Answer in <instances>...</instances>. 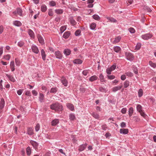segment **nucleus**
<instances>
[{
    "label": "nucleus",
    "mask_w": 156,
    "mask_h": 156,
    "mask_svg": "<svg viewBox=\"0 0 156 156\" xmlns=\"http://www.w3.org/2000/svg\"><path fill=\"white\" fill-rule=\"evenodd\" d=\"M138 94L139 97H141L142 96L143 94V91L142 89H140L139 90Z\"/></svg>",
    "instance_id": "4c0bfd02"
},
{
    "label": "nucleus",
    "mask_w": 156,
    "mask_h": 156,
    "mask_svg": "<svg viewBox=\"0 0 156 156\" xmlns=\"http://www.w3.org/2000/svg\"><path fill=\"white\" fill-rule=\"evenodd\" d=\"M30 143L34 149L36 150H37V147L38 146V144L36 142L32 140L30 141Z\"/></svg>",
    "instance_id": "423d86ee"
},
{
    "label": "nucleus",
    "mask_w": 156,
    "mask_h": 156,
    "mask_svg": "<svg viewBox=\"0 0 156 156\" xmlns=\"http://www.w3.org/2000/svg\"><path fill=\"white\" fill-rule=\"evenodd\" d=\"M122 87V84H121V85L120 86L115 87L112 89V91L114 92H115L116 91L120 90Z\"/></svg>",
    "instance_id": "6e6552de"
},
{
    "label": "nucleus",
    "mask_w": 156,
    "mask_h": 156,
    "mask_svg": "<svg viewBox=\"0 0 156 156\" xmlns=\"http://www.w3.org/2000/svg\"><path fill=\"white\" fill-rule=\"evenodd\" d=\"M107 77L108 79L110 80L113 79L115 78V76L114 75H108Z\"/></svg>",
    "instance_id": "bf43d9fd"
},
{
    "label": "nucleus",
    "mask_w": 156,
    "mask_h": 156,
    "mask_svg": "<svg viewBox=\"0 0 156 156\" xmlns=\"http://www.w3.org/2000/svg\"><path fill=\"white\" fill-rule=\"evenodd\" d=\"M27 153V155H30L31 153V150L29 147H28L26 149Z\"/></svg>",
    "instance_id": "a19ab883"
},
{
    "label": "nucleus",
    "mask_w": 156,
    "mask_h": 156,
    "mask_svg": "<svg viewBox=\"0 0 156 156\" xmlns=\"http://www.w3.org/2000/svg\"><path fill=\"white\" fill-rule=\"evenodd\" d=\"M116 67V66L115 65H113L110 68V69L112 70V71H113L115 69Z\"/></svg>",
    "instance_id": "69168bd1"
},
{
    "label": "nucleus",
    "mask_w": 156,
    "mask_h": 156,
    "mask_svg": "<svg viewBox=\"0 0 156 156\" xmlns=\"http://www.w3.org/2000/svg\"><path fill=\"white\" fill-rule=\"evenodd\" d=\"M55 12L58 14H61L63 12V11L61 9H56L55 10Z\"/></svg>",
    "instance_id": "f704fd0d"
},
{
    "label": "nucleus",
    "mask_w": 156,
    "mask_h": 156,
    "mask_svg": "<svg viewBox=\"0 0 156 156\" xmlns=\"http://www.w3.org/2000/svg\"><path fill=\"white\" fill-rule=\"evenodd\" d=\"M13 24L17 26H20L22 25L21 23L19 21L16 20L13 22Z\"/></svg>",
    "instance_id": "4be33fe9"
},
{
    "label": "nucleus",
    "mask_w": 156,
    "mask_h": 156,
    "mask_svg": "<svg viewBox=\"0 0 156 156\" xmlns=\"http://www.w3.org/2000/svg\"><path fill=\"white\" fill-rule=\"evenodd\" d=\"M139 113H140V115L142 116H143V117H144V118H145L146 116V115L145 114V113H144V112L143 111H141V112H140Z\"/></svg>",
    "instance_id": "680f3d73"
},
{
    "label": "nucleus",
    "mask_w": 156,
    "mask_h": 156,
    "mask_svg": "<svg viewBox=\"0 0 156 156\" xmlns=\"http://www.w3.org/2000/svg\"><path fill=\"white\" fill-rule=\"evenodd\" d=\"M69 119L71 120H74L76 119V117L73 114L71 113L69 115Z\"/></svg>",
    "instance_id": "b1692460"
},
{
    "label": "nucleus",
    "mask_w": 156,
    "mask_h": 156,
    "mask_svg": "<svg viewBox=\"0 0 156 156\" xmlns=\"http://www.w3.org/2000/svg\"><path fill=\"white\" fill-rule=\"evenodd\" d=\"M70 23L72 25L74 26L76 25V22L72 17H70L69 19Z\"/></svg>",
    "instance_id": "aec40b11"
},
{
    "label": "nucleus",
    "mask_w": 156,
    "mask_h": 156,
    "mask_svg": "<svg viewBox=\"0 0 156 156\" xmlns=\"http://www.w3.org/2000/svg\"><path fill=\"white\" fill-rule=\"evenodd\" d=\"M92 115L96 119H98L99 118V115L97 113H93L92 114Z\"/></svg>",
    "instance_id": "de8ad7c7"
},
{
    "label": "nucleus",
    "mask_w": 156,
    "mask_h": 156,
    "mask_svg": "<svg viewBox=\"0 0 156 156\" xmlns=\"http://www.w3.org/2000/svg\"><path fill=\"white\" fill-rule=\"evenodd\" d=\"M4 57L6 60H9L10 58V56L9 55H5Z\"/></svg>",
    "instance_id": "09e8293b"
},
{
    "label": "nucleus",
    "mask_w": 156,
    "mask_h": 156,
    "mask_svg": "<svg viewBox=\"0 0 156 156\" xmlns=\"http://www.w3.org/2000/svg\"><path fill=\"white\" fill-rule=\"evenodd\" d=\"M125 74L126 76L129 77L132 76L133 75V73L130 72H126Z\"/></svg>",
    "instance_id": "8fccbe9b"
},
{
    "label": "nucleus",
    "mask_w": 156,
    "mask_h": 156,
    "mask_svg": "<svg viewBox=\"0 0 156 156\" xmlns=\"http://www.w3.org/2000/svg\"><path fill=\"white\" fill-rule=\"evenodd\" d=\"M96 24L94 23H91L90 25V28L91 29L94 30L96 27Z\"/></svg>",
    "instance_id": "a878e982"
},
{
    "label": "nucleus",
    "mask_w": 156,
    "mask_h": 156,
    "mask_svg": "<svg viewBox=\"0 0 156 156\" xmlns=\"http://www.w3.org/2000/svg\"><path fill=\"white\" fill-rule=\"evenodd\" d=\"M70 34V31H66L65 32L63 35V37L65 38H67L69 37Z\"/></svg>",
    "instance_id": "4468645a"
},
{
    "label": "nucleus",
    "mask_w": 156,
    "mask_h": 156,
    "mask_svg": "<svg viewBox=\"0 0 156 156\" xmlns=\"http://www.w3.org/2000/svg\"><path fill=\"white\" fill-rule=\"evenodd\" d=\"M63 53L66 55H69L71 53V51L70 50L68 49H65L64 50Z\"/></svg>",
    "instance_id": "6ab92c4d"
},
{
    "label": "nucleus",
    "mask_w": 156,
    "mask_h": 156,
    "mask_svg": "<svg viewBox=\"0 0 156 156\" xmlns=\"http://www.w3.org/2000/svg\"><path fill=\"white\" fill-rule=\"evenodd\" d=\"M5 104V101L3 98H1L0 101V114L3 112V109L4 108Z\"/></svg>",
    "instance_id": "f03ea898"
},
{
    "label": "nucleus",
    "mask_w": 156,
    "mask_h": 156,
    "mask_svg": "<svg viewBox=\"0 0 156 156\" xmlns=\"http://www.w3.org/2000/svg\"><path fill=\"white\" fill-rule=\"evenodd\" d=\"M149 64L151 67L154 68H155L156 67V63H153L151 61H149Z\"/></svg>",
    "instance_id": "72a5a7b5"
},
{
    "label": "nucleus",
    "mask_w": 156,
    "mask_h": 156,
    "mask_svg": "<svg viewBox=\"0 0 156 156\" xmlns=\"http://www.w3.org/2000/svg\"><path fill=\"white\" fill-rule=\"evenodd\" d=\"M107 18L109 20V21L112 22H116V20L113 18H111L107 17Z\"/></svg>",
    "instance_id": "c9c22d12"
},
{
    "label": "nucleus",
    "mask_w": 156,
    "mask_h": 156,
    "mask_svg": "<svg viewBox=\"0 0 156 156\" xmlns=\"http://www.w3.org/2000/svg\"><path fill=\"white\" fill-rule=\"evenodd\" d=\"M59 122V120L58 119H55L53 120L51 122V125L52 126H56Z\"/></svg>",
    "instance_id": "2eb2a0df"
},
{
    "label": "nucleus",
    "mask_w": 156,
    "mask_h": 156,
    "mask_svg": "<svg viewBox=\"0 0 156 156\" xmlns=\"http://www.w3.org/2000/svg\"><path fill=\"white\" fill-rule=\"evenodd\" d=\"M114 50L115 52L119 53L121 49L119 47L115 46L114 48Z\"/></svg>",
    "instance_id": "393cba45"
},
{
    "label": "nucleus",
    "mask_w": 156,
    "mask_h": 156,
    "mask_svg": "<svg viewBox=\"0 0 156 156\" xmlns=\"http://www.w3.org/2000/svg\"><path fill=\"white\" fill-rule=\"evenodd\" d=\"M99 78H100V79H101V82H103L104 81V77H103V75L101 74L100 75Z\"/></svg>",
    "instance_id": "0e129e2a"
},
{
    "label": "nucleus",
    "mask_w": 156,
    "mask_h": 156,
    "mask_svg": "<svg viewBox=\"0 0 156 156\" xmlns=\"http://www.w3.org/2000/svg\"><path fill=\"white\" fill-rule=\"evenodd\" d=\"M124 87L125 88H127L129 85V82L128 80H126L123 83Z\"/></svg>",
    "instance_id": "473e14b6"
},
{
    "label": "nucleus",
    "mask_w": 156,
    "mask_h": 156,
    "mask_svg": "<svg viewBox=\"0 0 156 156\" xmlns=\"http://www.w3.org/2000/svg\"><path fill=\"white\" fill-rule=\"evenodd\" d=\"M61 81L62 83L65 86H67L68 82L65 77H62L61 78Z\"/></svg>",
    "instance_id": "0eeeda50"
},
{
    "label": "nucleus",
    "mask_w": 156,
    "mask_h": 156,
    "mask_svg": "<svg viewBox=\"0 0 156 156\" xmlns=\"http://www.w3.org/2000/svg\"><path fill=\"white\" fill-rule=\"evenodd\" d=\"M49 4L51 6H54L56 5V4L54 1H51L49 2Z\"/></svg>",
    "instance_id": "79ce46f5"
},
{
    "label": "nucleus",
    "mask_w": 156,
    "mask_h": 156,
    "mask_svg": "<svg viewBox=\"0 0 156 156\" xmlns=\"http://www.w3.org/2000/svg\"><path fill=\"white\" fill-rule=\"evenodd\" d=\"M47 9V7L44 5H42L41 7V10L43 12H45Z\"/></svg>",
    "instance_id": "7c9ffc66"
},
{
    "label": "nucleus",
    "mask_w": 156,
    "mask_h": 156,
    "mask_svg": "<svg viewBox=\"0 0 156 156\" xmlns=\"http://www.w3.org/2000/svg\"><path fill=\"white\" fill-rule=\"evenodd\" d=\"M92 17L95 20H100V17L97 15H94Z\"/></svg>",
    "instance_id": "2f4dec72"
},
{
    "label": "nucleus",
    "mask_w": 156,
    "mask_h": 156,
    "mask_svg": "<svg viewBox=\"0 0 156 156\" xmlns=\"http://www.w3.org/2000/svg\"><path fill=\"white\" fill-rule=\"evenodd\" d=\"M6 75L11 81L12 82H14L15 81V79L12 76L9 75L7 74H6Z\"/></svg>",
    "instance_id": "bb28decb"
},
{
    "label": "nucleus",
    "mask_w": 156,
    "mask_h": 156,
    "mask_svg": "<svg viewBox=\"0 0 156 156\" xmlns=\"http://www.w3.org/2000/svg\"><path fill=\"white\" fill-rule=\"evenodd\" d=\"M10 68L12 72L14 71L15 70L14 62L13 61L11 62L10 65Z\"/></svg>",
    "instance_id": "ddd939ff"
},
{
    "label": "nucleus",
    "mask_w": 156,
    "mask_h": 156,
    "mask_svg": "<svg viewBox=\"0 0 156 156\" xmlns=\"http://www.w3.org/2000/svg\"><path fill=\"white\" fill-rule=\"evenodd\" d=\"M41 55L42 59L44 60H45L46 59V55L45 51L43 49H42L41 51Z\"/></svg>",
    "instance_id": "dca6fc26"
},
{
    "label": "nucleus",
    "mask_w": 156,
    "mask_h": 156,
    "mask_svg": "<svg viewBox=\"0 0 156 156\" xmlns=\"http://www.w3.org/2000/svg\"><path fill=\"white\" fill-rule=\"evenodd\" d=\"M31 49L33 52L36 54H38L39 52L38 47L35 45H33Z\"/></svg>",
    "instance_id": "39448f33"
},
{
    "label": "nucleus",
    "mask_w": 156,
    "mask_h": 156,
    "mask_svg": "<svg viewBox=\"0 0 156 156\" xmlns=\"http://www.w3.org/2000/svg\"><path fill=\"white\" fill-rule=\"evenodd\" d=\"M40 126L39 124H37L35 127V129L36 131H38L40 129Z\"/></svg>",
    "instance_id": "3c124183"
},
{
    "label": "nucleus",
    "mask_w": 156,
    "mask_h": 156,
    "mask_svg": "<svg viewBox=\"0 0 156 156\" xmlns=\"http://www.w3.org/2000/svg\"><path fill=\"white\" fill-rule=\"evenodd\" d=\"M142 106L140 105H138L136 107V109L137 111L139 112H141L142 110Z\"/></svg>",
    "instance_id": "e433bc0d"
},
{
    "label": "nucleus",
    "mask_w": 156,
    "mask_h": 156,
    "mask_svg": "<svg viewBox=\"0 0 156 156\" xmlns=\"http://www.w3.org/2000/svg\"><path fill=\"white\" fill-rule=\"evenodd\" d=\"M66 29V26H64L61 27L60 31L61 33L63 32Z\"/></svg>",
    "instance_id": "58836bf2"
},
{
    "label": "nucleus",
    "mask_w": 156,
    "mask_h": 156,
    "mask_svg": "<svg viewBox=\"0 0 156 156\" xmlns=\"http://www.w3.org/2000/svg\"><path fill=\"white\" fill-rule=\"evenodd\" d=\"M73 62L74 64H80L82 63L83 61L80 59H76L73 60Z\"/></svg>",
    "instance_id": "f3484780"
},
{
    "label": "nucleus",
    "mask_w": 156,
    "mask_h": 156,
    "mask_svg": "<svg viewBox=\"0 0 156 156\" xmlns=\"http://www.w3.org/2000/svg\"><path fill=\"white\" fill-rule=\"evenodd\" d=\"M112 71L111 70L110 68H108L106 69L107 73L108 75H110L111 74Z\"/></svg>",
    "instance_id": "052dcab7"
},
{
    "label": "nucleus",
    "mask_w": 156,
    "mask_h": 156,
    "mask_svg": "<svg viewBox=\"0 0 156 156\" xmlns=\"http://www.w3.org/2000/svg\"><path fill=\"white\" fill-rule=\"evenodd\" d=\"M66 106L71 111H73L74 109V106L71 104L69 103H67Z\"/></svg>",
    "instance_id": "1a4fd4ad"
},
{
    "label": "nucleus",
    "mask_w": 156,
    "mask_h": 156,
    "mask_svg": "<svg viewBox=\"0 0 156 156\" xmlns=\"http://www.w3.org/2000/svg\"><path fill=\"white\" fill-rule=\"evenodd\" d=\"M57 90V88L56 87L52 88L50 91L51 93H56Z\"/></svg>",
    "instance_id": "c756f323"
},
{
    "label": "nucleus",
    "mask_w": 156,
    "mask_h": 156,
    "mask_svg": "<svg viewBox=\"0 0 156 156\" xmlns=\"http://www.w3.org/2000/svg\"><path fill=\"white\" fill-rule=\"evenodd\" d=\"M24 45V43L22 42H19L18 43V45L20 47L23 46Z\"/></svg>",
    "instance_id": "774afa93"
},
{
    "label": "nucleus",
    "mask_w": 156,
    "mask_h": 156,
    "mask_svg": "<svg viewBox=\"0 0 156 156\" xmlns=\"http://www.w3.org/2000/svg\"><path fill=\"white\" fill-rule=\"evenodd\" d=\"M144 9L146 11L149 12H151V9L147 6L144 7Z\"/></svg>",
    "instance_id": "a18cd8bd"
},
{
    "label": "nucleus",
    "mask_w": 156,
    "mask_h": 156,
    "mask_svg": "<svg viewBox=\"0 0 156 156\" xmlns=\"http://www.w3.org/2000/svg\"><path fill=\"white\" fill-rule=\"evenodd\" d=\"M32 93L35 96H36L37 95L38 93L35 90H33L32 91Z\"/></svg>",
    "instance_id": "e2e57ef3"
},
{
    "label": "nucleus",
    "mask_w": 156,
    "mask_h": 156,
    "mask_svg": "<svg viewBox=\"0 0 156 156\" xmlns=\"http://www.w3.org/2000/svg\"><path fill=\"white\" fill-rule=\"evenodd\" d=\"M120 126L122 128L125 127L126 126L125 123L124 122H122Z\"/></svg>",
    "instance_id": "338daca9"
},
{
    "label": "nucleus",
    "mask_w": 156,
    "mask_h": 156,
    "mask_svg": "<svg viewBox=\"0 0 156 156\" xmlns=\"http://www.w3.org/2000/svg\"><path fill=\"white\" fill-rule=\"evenodd\" d=\"M23 91V90L19 89L17 91V94L19 95H21V94H22Z\"/></svg>",
    "instance_id": "4d7b16f0"
},
{
    "label": "nucleus",
    "mask_w": 156,
    "mask_h": 156,
    "mask_svg": "<svg viewBox=\"0 0 156 156\" xmlns=\"http://www.w3.org/2000/svg\"><path fill=\"white\" fill-rule=\"evenodd\" d=\"M48 14L50 16H52L53 15V12L52 9H50L49 10Z\"/></svg>",
    "instance_id": "5fc2aeb1"
},
{
    "label": "nucleus",
    "mask_w": 156,
    "mask_h": 156,
    "mask_svg": "<svg viewBox=\"0 0 156 156\" xmlns=\"http://www.w3.org/2000/svg\"><path fill=\"white\" fill-rule=\"evenodd\" d=\"M81 33V31L80 30H76L75 33V34L76 36H77L79 35Z\"/></svg>",
    "instance_id": "603ef678"
},
{
    "label": "nucleus",
    "mask_w": 156,
    "mask_h": 156,
    "mask_svg": "<svg viewBox=\"0 0 156 156\" xmlns=\"http://www.w3.org/2000/svg\"><path fill=\"white\" fill-rule=\"evenodd\" d=\"M141 47V44L140 43H138L136 44L135 49L136 50H139Z\"/></svg>",
    "instance_id": "c03bdc74"
},
{
    "label": "nucleus",
    "mask_w": 156,
    "mask_h": 156,
    "mask_svg": "<svg viewBox=\"0 0 156 156\" xmlns=\"http://www.w3.org/2000/svg\"><path fill=\"white\" fill-rule=\"evenodd\" d=\"M55 55L57 58L61 59L62 58V55L59 51H55Z\"/></svg>",
    "instance_id": "20e7f679"
},
{
    "label": "nucleus",
    "mask_w": 156,
    "mask_h": 156,
    "mask_svg": "<svg viewBox=\"0 0 156 156\" xmlns=\"http://www.w3.org/2000/svg\"><path fill=\"white\" fill-rule=\"evenodd\" d=\"M125 54L127 59L132 61L134 59V56L132 53L129 52H126Z\"/></svg>",
    "instance_id": "7ed1b4c3"
},
{
    "label": "nucleus",
    "mask_w": 156,
    "mask_h": 156,
    "mask_svg": "<svg viewBox=\"0 0 156 156\" xmlns=\"http://www.w3.org/2000/svg\"><path fill=\"white\" fill-rule=\"evenodd\" d=\"M129 30V32L131 33H134L135 32V30L133 28H130Z\"/></svg>",
    "instance_id": "6e6d98bb"
},
{
    "label": "nucleus",
    "mask_w": 156,
    "mask_h": 156,
    "mask_svg": "<svg viewBox=\"0 0 156 156\" xmlns=\"http://www.w3.org/2000/svg\"><path fill=\"white\" fill-rule=\"evenodd\" d=\"M133 70L134 73L136 74H137L138 73V70L137 68L136 67H133Z\"/></svg>",
    "instance_id": "49530a36"
},
{
    "label": "nucleus",
    "mask_w": 156,
    "mask_h": 156,
    "mask_svg": "<svg viewBox=\"0 0 156 156\" xmlns=\"http://www.w3.org/2000/svg\"><path fill=\"white\" fill-rule=\"evenodd\" d=\"M17 13L20 16H22L23 11L20 8H17L16 9Z\"/></svg>",
    "instance_id": "c85d7f7f"
},
{
    "label": "nucleus",
    "mask_w": 156,
    "mask_h": 156,
    "mask_svg": "<svg viewBox=\"0 0 156 156\" xmlns=\"http://www.w3.org/2000/svg\"><path fill=\"white\" fill-rule=\"evenodd\" d=\"M128 133V129H120V133L124 134H126Z\"/></svg>",
    "instance_id": "9b49d317"
},
{
    "label": "nucleus",
    "mask_w": 156,
    "mask_h": 156,
    "mask_svg": "<svg viewBox=\"0 0 156 156\" xmlns=\"http://www.w3.org/2000/svg\"><path fill=\"white\" fill-rule=\"evenodd\" d=\"M133 109L132 107H130L129 109V116H131L133 113Z\"/></svg>",
    "instance_id": "cd10ccee"
},
{
    "label": "nucleus",
    "mask_w": 156,
    "mask_h": 156,
    "mask_svg": "<svg viewBox=\"0 0 156 156\" xmlns=\"http://www.w3.org/2000/svg\"><path fill=\"white\" fill-rule=\"evenodd\" d=\"M15 61L16 65L17 66H19L20 64V62L19 60L17 58H16L15 59Z\"/></svg>",
    "instance_id": "864d4df0"
},
{
    "label": "nucleus",
    "mask_w": 156,
    "mask_h": 156,
    "mask_svg": "<svg viewBox=\"0 0 156 156\" xmlns=\"http://www.w3.org/2000/svg\"><path fill=\"white\" fill-rule=\"evenodd\" d=\"M89 70H85L83 71L82 73L84 75L86 76L89 73Z\"/></svg>",
    "instance_id": "37998d69"
},
{
    "label": "nucleus",
    "mask_w": 156,
    "mask_h": 156,
    "mask_svg": "<svg viewBox=\"0 0 156 156\" xmlns=\"http://www.w3.org/2000/svg\"><path fill=\"white\" fill-rule=\"evenodd\" d=\"M152 35L151 34H146L142 36V38L143 39H149L152 37Z\"/></svg>",
    "instance_id": "9d476101"
},
{
    "label": "nucleus",
    "mask_w": 156,
    "mask_h": 156,
    "mask_svg": "<svg viewBox=\"0 0 156 156\" xmlns=\"http://www.w3.org/2000/svg\"><path fill=\"white\" fill-rule=\"evenodd\" d=\"M40 97H39V100L41 102H42L43 100L44 99V96L43 94H42L40 93Z\"/></svg>",
    "instance_id": "ea45409f"
},
{
    "label": "nucleus",
    "mask_w": 156,
    "mask_h": 156,
    "mask_svg": "<svg viewBox=\"0 0 156 156\" xmlns=\"http://www.w3.org/2000/svg\"><path fill=\"white\" fill-rule=\"evenodd\" d=\"M27 133L28 134L32 135L34 134L33 129L31 128H28Z\"/></svg>",
    "instance_id": "a211bd4d"
},
{
    "label": "nucleus",
    "mask_w": 156,
    "mask_h": 156,
    "mask_svg": "<svg viewBox=\"0 0 156 156\" xmlns=\"http://www.w3.org/2000/svg\"><path fill=\"white\" fill-rule=\"evenodd\" d=\"M50 108L51 109L54 110L55 111L61 112L63 110L62 106L58 103L54 104L51 105Z\"/></svg>",
    "instance_id": "f257e3e1"
},
{
    "label": "nucleus",
    "mask_w": 156,
    "mask_h": 156,
    "mask_svg": "<svg viewBox=\"0 0 156 156\" xmlns=\"http://www.w3.org/2000/svg\"><path fill=\"white\" fill-rule=\"evenodd\" d=\"M127 111V109L126 108H123L121 110V112L123 114H125L126 113Z\"/></svg>",
    "instance_id": "13d9d810"
},
{
    "label": "nucleus",
    "mask_w": 156,
    "mask_h": 156,
    "mask_svg": "<svg viewBox=\"0 0 156 156\" xmlns=\"http://www.w3.org/2000/svg\"><path fill=\"white\" fill-rule=\"evenodd\" d=\"M98 78V77L94 75L90 78L89 80L91 82H92L97 80Z\"/></svg>",
    "instance_id": "412c9836"
},
{
    "label": "nucleus",
    "mask_w": 156,
    "mask_h": 156,
    "mask_svg": "<svg viewBox=\"0 0 156 156\" xmlns=\"http://www.w3.org/2000/svg\"><path fill=\"white\" fill-rule=\"evenodd\" d=\"M87 146V144H86L80 145L79 148V150L80 151H83L86 147Z\"/></svg>",
    "instance_id": "f8f14e48"
},
{
    "label": "nucleus",
    "mask_w": 156,
    "mask_h": 156,
    "mask_svg": "<svg viewBox=\"0 0 156 156\" xmlns=\"http://www.w3.org/2000/svg\"><path fill=\"white\" fill-rule=\"evenodd\" d=\"M28 34L32 38H34V34L33 32L31 30L29 29L28 31Z\"/></svg>",
    "instance_id": "5701e85b"
}]
</instances>
